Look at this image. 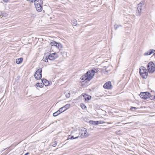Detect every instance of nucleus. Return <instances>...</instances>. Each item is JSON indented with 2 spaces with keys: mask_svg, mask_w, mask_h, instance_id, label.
Instances as JSON below:
<instances>
[{
  "mask_svg": "<svg viewBox=\"0 0 155 155\" xmlns=\"http://www.w3.org/2000/svg\"><path fill=\"white\" fill-rule=\"evenodd\" d=\"M98 71V69L97 68L94 69V70L92 69L87 72L85 75L83 76V77H82V80L90 81L94 75V74Z\"/></svg>",
  "mask_w": 155,
  "mask_h": 155,
  "instance_id": "nucleus-1",
  "label": "nucleus"
},
{
  "mask_svg": "<svg viewBox=\"0 0 155 155\" xmlns=\"http://www.w3.org/2000/svg\"><path fill=\"white\" fill-rule=\"evenodd\" d=\"M79 135L82 138H85L88 137L89 135L87 132V130L85 128L83 127L79 129Z\"/></svg>",
  "mask_w": 155,
  "mask_h": 155,
  "instance_id": "nucleus-2",
  "label": "nucleus"
},
{
  "mask_svg": "<svg viewBox=\"0 0 155 155\" xmlns=\"http://www.w3.org/2000/svg\"><path fill=\"white\" fill-rule=\"evenodd\" d=\"M139 73L143 78L146 79L147 78L148 72L144 67L142 66L140 68Z\"/></svg>",
  "mask_w": 155,
  "mask_h": 155,
  "instance_id": "nucleus-3",
  "label": "nucleus"
},
{
  "mask_svg": "<svg viewBox=\"0 0 155 155\" xmlns=\"http://www.w3.org/2000/svg\"><path fill=\"white\" fill-rule=\"evenodd\" d=\"M147 68L149 73H152L155 71V65L152 62H150L147 64Z\"/></svg>",
  "mask_w": 155,
  "mask_h": 155,
  "instance_id": "nucleus-4",
  "label": "nucleus"
},
{
  "mask_svg": "<svg viewBox=\"0 0 155 155\" xmlns=\"http://www.w3.org/2000/svg\"><path fill=\"white\" fill-rule=\"evenodd\" d=\"M42 69L41 68H39L36 71L34 76L35 78L37 80L40 79L42 77Z\"/></svg>",
  "mask_w": 155,
  "mask_h": 155,
  "instance_id": "nucleus-5",
  "label": "nucleus"
},
{
  "mask_svg": "<svg viewBox=\"0 0 155 155\" xmlns=\"http://www.w3.org/2000/svg\"><path fill=\"white\" fill-rule=\"evenodd\" d=\"M150 93L146 92H141L140 94V96L141 98L144 99H146L149 98V96L150 95Z\"/></svg>",
  "mask_w": 155,
  "mask_h": 155,
  "instance_id": "nucleus-6",
  "label": "nucleus"
},
{
  "mask_svg": "<svg viewBox=\"0 0 155 155\" xmlns=\"http://www.w3.org/2000/svg\"><path fill=\"white\" fill-rule=\"evenodd\" d=\"M103 87L105 89H111L112 88L113 86L111 84V82L109 81L104 84Z\"/></svg>",
  "mask_w": 155,
  "mask_h": 155,
  "instance_id": "nucleus-7",
  "label": "nucleus"
},
{
  "mask_svg": "<svg viewBox=\"0 0 155 155\" xmlns=\"http://www.w3.org/2000/svg\"><path fill=\"white\" fill-rule=\"evenodd\" d=\"M142 4L141 2L140 3L137 5V11L138 12H137V15L138 16H140V13L142 11L141 7L142 6Z\"/></svg>",
  "mask_w": 155,
  "mask_h": 155,
  "instance_id": "nucleus-8",
  "label": "nucleus"
},
{
  "mask_svg": "<svg viewBox=\"0 0 155 155\" xmlns=\"http://www.w3.org/2000/svg\"><path fill=\"white\" fill-rule=\"evenodd\" d=\"M71 105L70 104H66L63 107H61L59 109L61 111V112L64 111L67 109H68L70 107Z\"/></svg>",
  "mask_w": 155,
  "mask_h": 155,
  "instance_id": "nucleus-9",
  "label": "nucleus"
},
{
  "mask_svg": "<svg viewBox=\"0 0 155 155\" xmlns=\"http://www.w3.org/2000/svg\"><path fill=\"white\" fill-rule=\"evenodd\" d=\"M56 57L55 53L50 54L48 56V58L50 60H54L55 59Z\"/></svg>",
  "mask_w": 155,
  "mask_h": 155,
  "instance_id": "nucleus-10",
  "label": "nucleus"
},
{
  "mask_svg": "<svg viewBox=\"0 0 155 155\" xmlns=\"http://www.w3.org/2000/svg\"><path fill=\"white\" fill-rule=\"evenodd\" d=\"M89 123L90 124L94 125H97L100 124H101L102 123L101 122V121H94L92 120H90L89 121Z\"/></svg>",
  "mask_w": 155,
  "mask_h": 155,
  "instance_id": "nucleus-11",
  "label": "nucleus"
},
{
  "mask_svg": "<svg viewBox=\"0 0 155 155\" xmlns=\"http://www.w3.org/2000/svg\"><path fill=\"white\" fill-rule=\"evenodd\" d=\"M35 5L36 10L39 12H41L42 9L41 5Z\"/></svg>",
  "mask_w": 155,
  "mask_h": 155,
  "instance_id": "nucleus-12",
  "label": "nucleus"
},
{
  "mask_svg": "<svg viewBox=\"0 0 155 155\" xmlns=\"http://www.w3.org/2000/svg\"><path fill=\"white\" fill-rule=\"evenodd\" d=\"M153 51H155V50L153 49H150L149 51L145 52L144 55L145 56L150 55L153 53Z\"/></svg>",
  "mask_w": 155,
  "mask_h": 155,
  "instance_id": "nucleus-13",
  "label": "nucleus"
},
{
  "mask_svg": "<svg viewBox=\"0 0 155 155\" xmlns=\"http://www.w3.org/2000/svg\"><path fill=\"white\" fill-rule=\"evenodd\" d=\"M43 3L42 0H34V4L35 5H42Z\"/></svg>",
  "mask_w": 155,
  "mask_h": 155,
  "instance_id": "nucleus-14",
  "label": "nucleus"
},
{
  "mask_svg": "<svg viewBox=\"0 0 155 155\" xmlns=\"http://www.w3.org/2000/svg\"><path fill=\"white\" fill-rule=\"evenodd\" d=\"M42 82L45 86H47L49 84V81L45 79H42L41 80Z\"/></svg>",
  "mask_w": 155,
  "mask_h": 155,
  "instance_id": "nucleus-15",
  "label": "nucleus"
},
{
  "mask_svg": "<svg viewBox=\"0 0 155 155\" xmlns=\"http://www.w3.org/2000/svg\"><path fill=\"white\" fill-rule=\"evenodd\" d=\"M72 134L74 136H79V133L77 130H74L71 132Z\"/></svg>",
  "mask_w": 155,
  "mask_h": 155,
  "instance_id": "nucleus-16",
  "label": "nucleus"
},
{
  "mask_svg": "<svg viewBox=\"0 0 155 155\" xmlns=\"http://www.w3.org/2000/svg\"><path fill=\"white\" fill-rule=\"evenodd\" d=\"M61 113H62V112H61V111L59 109V110H58L57 111L53 113V116L54 117H56V116H57L58 115L60 114H61Z\"/></svg>",
  "mask_w": 155,
  "mask_h": 155,
  "instance_id": "nucleus-17",
  "label": "nucleus"
},
{
  "mask_svg": "<svg viewBox=\"0 0 155 155\" xmlns=\"http://www.w3.org/2000/svg\"><path fill=\"white\" fill-rule=\"evenodd\" d=\"M80 136H79L75 137L74 135H73L71 136L69 135L68 136V140L77 139Z\"/></svg>",
  "mask_w": 155,
  "mask_h": 155,
  "instance_id": "nucleus-18",
  "label": "nucleus"
},
{
  "mask_svg": "<svg viewBox=\"0 0 155 155\" xmlns=\"http://www.w3.org/2000/svg\"><path fill=\"white\" fill-rule=\"evenodd\" d=\"M37 87H42L43 86V84L42 83H37L35 84Z\"/></svg>",
  "mask_w": 155,
  "mask_h": 155,
  "instance_id": "nucleus-19",
  "label": "nucleus"
},
{
  "mask_svg": "<svg viewBox=\"0 0 155 155\" xmlns=\"http://www.w3.org/2000/svg\"><path fill=\"white\" fill-rule=\"evenodd\" d=\"M64 94L67 98H69L71 94L70 92L68 91H67L65 92Z\"/></svg>",
  "mask_w": 155,
  "mask_h": 155,
  "instance_id": "nucleus-20",
  "label": "nucleus"
},
{
  "mask_svg": "<svg viewBox=\"0 0 155 155\" xmlns=\"http://www.w3.org/2000/svg\"><path fill=\"white\" fill-rule=\"evenodd\" d=\"M23 61V58H20L17 59L16 60V63L17 64H19L21 63Z\"/></svg>",
  "mask_w": 155,
  "mask_h": 155,
  "instance_id": "nucleus-21",
  "label": "nucleus"
},
{
  "mask_svg": "<svg viewBox=\"0 0 155 155\" xmlns=\"http://www.w3.org/2000/svg\"><path fill=\"white\" fill-rule=\"evenodd\" d=\"M72 25L76 26L77 24V21L76 19L73 20L72 21Z\"/></svg>",
  "mask_w": 155,
  "mask_h": 155,
  "instance_id": "nucleus-22",
  "label": "nucleus"
},
{
  "mask_svg": "<svg viewBox=\"0 0 155 155\" xmlns=\"http://www.w3.org/2000/svg\"><path fill=\"white\" fill-rule=\"evenodd\" d=\"M84 97L85 98L86 101L89 100L91 97V96L90 97H88L87 95L86 94H85L84 95Z\"/></svg>",
  "mask_w": 155,
  "mask_h": 155,
  "instance_id": "nucleus-23",
  "label": "nucleus"
},
{
  "mask_svg": "<svg viewBox=\"0 0 155 155\" xmlns=\"http://www.w3.org/2000/svg\"><path fill=\"white\" fill-rule=\"evenodd\" d=\"M150 95L149 96V98L151 100H153L155 99V95H151L150 93Z\"/></svg>",
  "mask_w": 155,
  "mask_h": 155,
  "instance_id": "nucleus-24",
  "label": "nucleus"
},
{
  "mask_svg": "<svg viewBox=\"0 0 155 155\" xmlns=\"http://www.w3.org/2000/svg\"><path fill=\"white\" fill-rule=\"evenodd\" d=\"M57 42H55L54 41H53L52 42H51L50 43V45L51 46H53L54 45L55 46H56L57 45Z\"/></svg>",
  "mask_w": 155,
  "mask_h": 155,
  "instance_id": "nucleus-25",
  "label": "nucleus"
},
{
  "mask_svg": "<svg viewBox=\"0 0 155 155\" xmlns=\"http://www.w3.org/2000/svg\"><path fill=\"white\" fill-rule=\"evenodd\" d=\"M57 45L56 46V47L57 48H62L63 47L62 45L60 43H57Z\"/></svg>",
  "mask_w": 155,
  "mask_h": 155,
  "instance_id": "nucleus-26",
  "label": "nucleus"
},
{
  "mask_svg": "<svg viewBox=\"0 0 155 155\" xmlns=\"http://www.w3.org/2000/svg\"><path fill=\"white\" fill-rule=\"evenodd\" d=\"M48 59L49 58H48V56H46L45 58H43V60L46 62H48Z\"/></svg>",
  "mask_w": 155,
  "mask_h": 155,
  "instance_id": "nucleus-27",
  "label": "nucleus"
},
{
  "mask_svg": "<svg viewBox=\"0 0 155 155\" xmlns=\"http://www.w3.org/2000/svg\"><path fill=\"white\" fill-rule=\"evenodd\" d=\"M57 141H54V143H52V146L55 147L57 145Z\"/></svg>",
  "mask_w": 155,
  "mask_h": 155,
  "instance_id": "nucleus-28",
  "label": "nucleus"
},
{
  "mask_svg": "<svg viewBox=\"0 0 155 155\" xmlns=\"http://www.w3.org/2000/svg\"><path fill=\"white\" fill-rule=\"evenodd\" d=\"M80 105L82 108L83 109H84L86 107V106L84 104H81Z\"/></svg>",
  "mask_w": 155,
  "mask_h": 155,
  "instance_id": "nucleus-29",
  "label": "nucleus"
},
{
  "mask_svg": "<svg viewBox=\"0 0 155 155\" xmlns=\"http://www.w3.org/2000/svg\"><path fill=\"white\" fill-rule=\"evenodd\" d=\"M29 15H30V16L31 17H34L36 16V15L35 14L32 13H30L29 14Z\"/></svg>",
  "mask_w": 155,
  "mask_h": 155,
  "instance_id": "nucleus-30",
  "label": "nucleus"
},
{
  "mask_svg": "<svg viewBox=\"0 0 155 155\" xmlns=\"http://www.w3.org/2000/svg\"><path fill=\"white\" fill-rule=\"evenodd\" d=\"M119 28V25L117 24H115L114 26V28L115 30H116Z\"/></svg>",
  "mask_w": 155,
  "mask_h": 155,
  "instance_id": "nucleus-31",
  "label": "nucleus"
},
{
  "mask_svg": "<svg viewBox=\"0 0 155 155\" xmlns=\"http://www.w3.org/2000/svg\"><path fill=\"white\" fill-rule=\"evenodd\" d=\"M137 108H138L137 107H132L130 108V110H133V109H137Z\"/></svg>",
  "mask_w": 155,
  "mask_h": 155,
  "instance_id": "nucleus-32",
  "label": "nucleus"
},
{
  "mask_svg": "<svg viewBox=\"0 0 155 155\" xmlns=\"http://www.w3.org/2000/svg\"><path fill=\"white\" fill-rule=\"evenodd\" d=\"M121 124V123H120V122L117 123H116V126L122 125L120 124Z\"/></svg>",
  "mask_w": 155,
  "mask_h": 155,
  "instance_id": "nucleus-33",
  "label": "nucleus"
},
{
  "mask_svg": "<svg viewBox=\"0 0 155 155\" xmlns=\"http://www.w3.org/2000/svg\"><path fill=\"white\" fill-rule=\"evenodd\" d=\"M34 0H28V1L31 2H34Z\"/></svg>",
  "mask_w": 155,
  "mask_h": 155,
  "instance_id": "nucleus-34",
  "label": "nucleus"
},
{
  "mask_svg": "<svg viewBox=\"0 0 155 155\" xmlns=\"http://www.w3.org/2000/svg\"><path fill=\"white\" fill-rule=\"evenodd\" d=\"M9 0H3V1L5 2H7Z\"/></svg>",
  "mask_w": 155,
  "mask_h": 155,
  "instance_id": "nucleus-35",
  "label": "nucleus"
},
{
  "mask_svg": "<svg viewBox=\"0 0 155 155\" xmlns=\"http://www.w3.org/2000/svg\"><path fill=\"white\" fill-rule=\"evenodd\" d=\"M29 153L28 152L26 153H25L24 155H28V154H29Z\"/></svg>",
  "mask_w": 155,
  "mask_h": 155,
  "instance_id": "nucleus-36",
  "label": "nucleus"
},
{
  "mask_svg": "<svg viewBox=\"0 0 155 155\" xmlns=\"http://www.w3.org/2000/svg\"><path fill=\"white\" fill-rule=\"evenodd\" d=\"M112 123H111V122H108L107 123V124H112Z\"/></svg>",
  "mask_w": 155,
  "mask_h": 155,
  "instance_id": "nucleus-37",
  "label": "nucleus"
},
{
  "mask_svg": "<svg viewBox=\"0 0 155 155\" xmlns=\"http://www.w3.org/2000/svg\"><path fill=\"white\" fill-rule=\"evenodd\" d=\"M119 25V27H120H120H121V26H121V25Z\"/></svg>",
  "mask_w": 155,
  "mask_h": 155,
  "instance_id": "nucleus-38",
  "label": "nucleus"
},
{
  "mask_svg": "<svg viewBox=\"0 0 155 155\" xmlns=\"http://www.w3.org/2000/svg\"><path fill=\"white\" fill-rule=\"evenodd\" d=\"M129 123H126L125 124H129Z\"/></svg>",
  "mask_w": 155,
  "mask_h": 155,
  "instance_id": "nucleus-39",
  "label": "nucleus"
}]
</instances>
